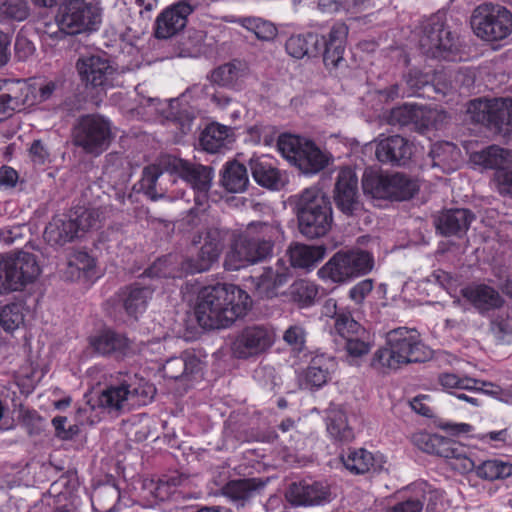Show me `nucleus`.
I'll use <instances>...</instances> for the list:
<instances>
[{
    "mask_svg": "<svg viewBox=\"0 0 512 512\" xmlns=\"http://www.w3.org/2000/svg\"><path fill=\"white\" fill-rule=\"evenodd\" d=\"M251 308L250 296L234 284L202 288L197 296L195 315L200 326L224 329L244 317Z\"/></svg>",
    "mask_w": 512,
    "mask_h": 512,
    "instance_id": "nucleus-1",
    "label": "nucleus"
},
{
    "mask_svg": "<svg viewBox=\"0 0 512 512\" xmlns=\"http://www.w3.org/2000/svg\"><path fill=\"white\" fill-rule=\"evenodd\" d=\"M164 171L176 174L188 183L197 192L195 196L197 203L200 204L206 199V194L213 179L212 168L176 157L165 156L160 159L159 163L152 164L143 170L140 186L152 200L160 199L165 195L166 188L159 182Z\"/></svg>",
    "mask_w": 512,
    "mask_h": 512,
    "instance_id": "nucleus-2",
    "label": "nucleus"
},
{
    "mask_svg": "<svg viewBox=\"0 0 512 512\" xmlns=\"http://www.w3.org/2000/svg\"><path fill=\"white\" fill-rule=\"evenodd\" d=\"M413 442L424 452L460 462L457 469L462 472L475 471L484 480L494 481L512 476V464L498 459L486 460L479 465L466 456L465 448L456 441L437 434L419 432L413 435Z\"/></svg>",
    "mask_w": 512,
    "mask_h": 512,
    "instance_id": "nucleus-3",
    "label": "nucleus"
},
{
    "mask_svg": "<svg viewBox=\"0 0 512 512\" xmlns=\"http://www.w3.org/2000/svg\"><path fill=\"white\" fill-rule=\"evenodd\" d=\"M347 35L348 27L344 23H336L327 39L316 33L292 35L286 41L285 48L290 56L302 59L319 55L324 47V64L334 68L343 60Z\"/></svg>",
    "mask_w": 512,
    "mask_h": 512,
    "instance_id": "nucleus-4",
    "label": "nucleus"
},
{
    "mask_svg": "<svg viewBox=\"0 0 512 512\" xmlns=\"http://www.w3.org/2000/svg\"><path fill=\"white\" fill-rule=\"evenodd\" d=\"M429 356L414 329L399 327L387 333V343L378 349L372 359V366L379 370H396L403 364L424 361Z\"/></svg>",
    "mask_w": 512,
    "mask_h": 512,
    "instance_id": "nucleus-5",
    "label": "nucleus"
},
{
    "mask_svg": "<svg viewBox=\"0 0 512 512\" xmlns=\"http://www.w3.org/2000/svg\"><path fill=\"white\" fill-rule=\"evenodd\" d=\"M295 211L300 232L308 238L324 236L333 222L329 197L318 186H311L295 195Z\"/></svg>",
    "mask_w": 512,
    "mask_h": 512,
    "instance_id": "nucleus-6",
    "label": "nucleus"
},
{
    "mask_svg": "<svg viewBox=\"0 0 512 512\" xmlns=\"http://www.w3.org/2000/svg\"><path fill=\"white\" fill-rule=\"evenodd\" d=\"M41 273L36 256L18 251L0 259V294L21 291L33 283Z\"/></svg>",
    "mask_w": 512,
    "mask_h": 512,
    "instance_id": "nucleus-7",
    "label": "nucleus"
},
{
    "mask_svg": "<svg viewBox=\"0 0 512 512\" xmlns=\"http://www.w3.org/2000/svg\"><path fill=\"white\" fill-rule=\"evenodd\" d=\"M154 387L142 383L136 374H126L115 385H111L98 397V405L109 412L118 411L125 406L145 405L153 398Z\"/></svg>",
    "mask_w": 512,
    "mask_h": 512,
    "instance_id": "nucleus-8",
    "label": "nucleus"
},
{
    "mask_svg": "<svg viewBox=\"0 0 512 512\" xmlns=\"http://www.w3.org/2000/svg\"><path fill=\"white\" fill-rule=\"evenodd\" d=\"M278 151L304 174H316L329 163V156L313 142L295 135H281L277 142Z\"/></svg>",
    "mask_w": 512,
    "mask_h": 512,
    "instance_id": "nucleus-9",
    "label": "nucleus"
},
{
    "mask_svg": "<svg viewBox=\"0 0 512 512\" xmlns=\"http://www.w3.org/2000/svg\"><path fill=\"white\" fill-rule=\"evenodd\" d=\"M112 138L110 120L99 114L81 116L73 129L74 145L93 156L106 151Z\"/></svg>",
    "mask_w": 512,
    "mask_h": 512,
    "instance_id": "nucleus-10",
    "label": "nucleus"
},
{
    "mask_svg": "<svg viewBox=\"0 0 512 512\" xmlns=\"http://www.w3.org/2000/svg\"><path fill=\"white\" fill-rule=\"evenodd\" d=\"M101 8L96 0H67L59 9L57 23L67 35L96 30L101 23Z\"/></svg>",
    "mask_w": 512,
    "mask_h": 512,
    "instance_id": "nucleus-11",
    "label": "nucleus"
},
{
    "mask_svg": "<svg viewBox=\"0 0 512 512\" xmlns=\"http://www.w3.org/2000/svg\"><path fill=\"white\" fill-rule=\"evenodd\" d=\"M471 26L476 36L485 41L502 40L512 32V14L501 5L484 3L473 11Z\"/></svg>",
    "mask_w": 512,
    "mask_h": 512,
    "instance_id": "nucleus-12",
    "label": "nucleus"
},
{
    "mask_svg": "<svg viewBox=\"0 0 512 512\" xmlns=\"http://www.w3.org/2000/svg\"><path fill=\"white\" fill-rule=\"evenodd\" d=\"M76 70L80 81L88 89L106 90L123 82L122 72L103 56H81L76 62Z\"/></svg>",
    "mask_w": 512,
    "mask_h": 512,
    "instance_id": "nucleus-13",
    "label": "nucleus"
},
{
    "mask_svg": "<svg viewBox=\"0 0 512 512\" xmlns=\"http://www.w3.org/2000/svg\"><path fill=\"white\" fill-rule=\"evenodd\" d=\"M275 341L276 332L272 326L251 324L234 335L230 348L235 358L247 360L266 353Z\"/></svg>",
    "mask_w": 512,
    "mask_h": 512,
    "instance_id": "nucleus-14",
    "label": "nucleus"
},
{
    "mask_svg": "<svg viewBox=\"0 0 512 512\" xmlns=\"http://www.w3.org/2000/svg\"><path fill=\"white\" fill-rule=\"evenodd\" d=\"M272 251L265 244L250 238L241 232L234 236L224 266L227 270L237 271L249 265L261 262L272 255Z\"/></svg>",
    "mask_w": 512,
    "mask_h": 512,
    "instance_id": "nucleus-15",
    "label": "nucleus"
},
{
    "mask_svg": "<svg viewBox=\"0 0 512 512\" xmlns=\"http://www.w3.org/2000/svg\"><path fill=\"white\" fill-rule=\"evenodd\" d=\"M198 5L197 0H178L167 6L156 18L155 37L169 39L184 30Z\"/></svg>",
    "mask_w": 512,
    "mask_h": 512,
    "instance_id": "nucleus-16",
    "label": "nucleus"
},
{
    "mask_svg": "<svg viewBox=\"0 0 512 512\" xmlns=\"http://www.w3.org/2000/svg\"><path fill=\"white\" fill-rule=\"evenodd\" d=\"M419 43L426 54L435 58L453 60L458 51L457 39L438 21L425 27Z\"/></svg>",
    "mask_w": 512,
    "mask_h": 512,
    "instance_id": "nucleus-17",
    "label": "nucleus"
},
{
    "mask_svg": "<svg viewBox=\"0 0 512 512\" xmlns=\"http://www.w3.org/2000/svg\"><path fill=\"white\" fill-rule=\"evenodd\" d=\"M220 255L215 253L208 246H201L195 257L187 258L182 262L180 273L166 271L167 259H160L147 270L149 276L153 277H182L184 274H195L208 271L219 259Z\"/></svg>",
    "mask_w": 512,
    "mask_h": 512,
    "instance_id": "nucleus-18",
    "label": "nucleus"
},
{
    "mask_svg": "<svg viewBox=\"0 0 512 512\" xmlns=\"http://www.w3.org/2000/svg\"><path fill=\"white\" fill-rule=\"evenodd\" d=\"M31 87L23 81H0V121L32 104Z\"/></svg>",
    "mask_w": 512,
    "mask_h": 512,
    "instance_id": "nucleus-19",
    "label": "nucleus"
},
{
    "mask_svg": "<svg viewBox=\"0 0 512 512\" xmlns=\"http://www.w3.org/2000/svg\"><path fill=\"white\" fill-rule=\"evenodd\" d=\"M292 277V269L284 259H278L270 267L264 269L263 273L255 278V286L259 294L267 298L276 295L279 287L285 285Z\"/></svg>",
    "mask_w": 512,
    "mask_h": 512,
    "instance_id": "nucleus-20",
    "label": "nucleus"
},
{
    "mask_svg": "<svg viewBox=\"0 0 512 512\" xmlns=\"http://www.w3.org/2000/svg\"><path fill=\"white\" fill-rule=\"evenodd\" d=\"M93 350L103 356H125L133 350L132 341L124 334L106 330L89 339Z\"/></svg>",
    "mask_w": 512,
    "mask_h": 512,
    "instance_id": "nucleus-21",
    "label": "nucleus"
},
{
    "mask_svg": "<svg viewBox=\"0 0 512 512\" xmlns=\"http://www.w3.org/2000/svg\"><path fill=\"white\" fill-rule=\"evenodd\" d=\"M411 155V144L399 135L382 139L377 144L376 157L382 163L404 165Z\"/></svg>",
    "mask_w": 512,
    "mask_h": 512,
    "instance_id": "nucleus-22",
    "label": "nucleus"
},
{
    "mask_svg": "<svg viewBox=\"0 0 512 512\" xmlns=\"http://www.w3.org/2000/svg\"><path fill=\"white\" fill-rule=\"evenodd\" d=\"M461 295L479 312L499 308L504 300L500 293L486 284H471L461 289Z\"/></svg>",
    "mask_w": 512,
    "mask_h": 512,
    "instance_id": "nucleus-23",
    "label": "nucleus"
},
{
    "mask_svg": "<svg viewBox=\"0 0 512 512\" xmlns=\"http://www.w3.org/2000/svg\"><path fill=\"white\" fill-rule=\"evenodd\" d=\"M342 461L346 469L355 474L380 472L386 463L383 455L373 454L363 448L349 450L347 455L342 457Z\"/></svg>",
    "mask_w": 512,
    "mask_h": 512,
    "instance_id": "nucleus-24",
    "label": "nucleus"
},
{
    "mask_svg": "<svg viewBox=\"0 0 512 512\" xmlns=\"http://www.w3.org/2000/svg\"><path fill=\"white\" fill-rule=\"evenodd\" d=\"M336 368L333 357L320 354L313 357L304 372V381L307 387L318 389L324 386L331 378Z\"/></svg>",
    "mask_w": 512,
    "mask_h": 512,
    "instance_id": "nucleus-25",
    "label": "nucleus"
},
{
    "mask_svg": "<svg viewBox=\"0 0 512 512\" xmlns=\"http://www.w3.org/2000/svg\"><path fill=\"white\" fill-rule=\"evenodd\" d=\"M434 112L416 104H404L391 110L390 123L399 125L414 124L417 127H428L432 124Z\"/></svg>",
    "mask_w": 512,
    "mask_h": 512,
    "instance_id": "nucleus-26",
    "label": "nucleus"
},
{
    "mask_svg": "<svg viewBox=\"0 0 512 512\" xmlns=\"http://www.w3.org/2000/svg\"><path fill=\"white\" fill-rule=\"evenodd\" d=\"M473 215L467 209H451L442 212L435 220L436 229L444 236L459 235L465 232Z\"/></svg>",
    "mask_w": 512,
    "mask_h": 512,
    "instance_id": "nucleus-27",
    "label": "nucleus"
},
{
    "mask_svg": "<svg viewBox=\"0 0 512 512\" xmlns=\"http://www.w3.org/2000/svg\"><path fill=\"white\" fill-rule=\"evenodd\" d=\"M263 487L264 483L255 478L232 480L223 486L222 494L237 507H243Z\"/></svg>",
    "mask_w": 512,
    "mask_h": 512,
    "instance_id": "nucleus-28",
    "label": "nucleus"
},
{
    "mask_svg": "<svg viewBox=\"0 0 512 512\" xmlns=\"http://www.w3.org/2000/svg\"><path fill=\"white\" fill-rule=\"evenodd\" d=\"M289 497L297 505H319L329 500V492L321 483H294L290 486Z\"/></svg>",
    "mask_w": 512,
    "mask_h": 512,
    "instance_id": "nucleus-29",
    "label": "nucleus"
},
{
    "mask_svg": "<svg viewBox=\"0 0 512 512\" xmlns=\"http://www.w3.org/2000/svg\"><path fill=\"white\" fill-rule=\"evenodd\" d=\"M290 267L310 269L316 265L325 255V248L322 246H310L295 243L287 250Z\"/></svg>",
    "mask_w": 512,
    "mask_h": 512,
    "instance_id": "nucleus-30",
    "label": "nucleus"
},
{
    "mask_svg": "<svg viewBox=\"0 0 512 512\" xmlns=\"http://www.w3.org/2000/svg\"><path fill=\"white\" fill-rule=\"evenodd\" d=\"M243 232L250 238L265 244L272 252L276 243L284 241V231L277 222H252Z\"/></svg>",
    "mask_w": 512,
    "mask_h": 512,
    "instance_id": "nucleus-31",
    "label": "nucleus"
},
{
    "mask_svg": "<svg viewBox=\"0 0 512 512\" xmlns=\"http://www.w3.org/2000/svg\"><path fill=\"white\" fill-rule=\"evenodd\" d=\"M232 131L219 123L209 124L202 132L200 144L209 153L219 152L231 141Z\"/></svg>",
    "mask_w": 512,
    "mask_h": 512,
    "instance_id": "nucleus-32",
    "label": "nucleus"
},
{
    "mask_svg": "<svg viewBox=\"0 0 512 512\" xmlns=\"http://www.w3.org/2000/svg\"><path fill=\"white\" fill-rule=\"evenodd\" d=\"M199 366V359L195 355L186 353L180 357L167 360L163 366V374L166 378L178 380L192 375L198 370Z\"/></svg>",
    "mask_w": 512,
    "mask_h": 512,
    "instance_id": "nucleus-33",
    "label": "nucleus"
},
{
    "mask_svg": "<svg viewBox=\"0 0 512 512\" xmlns=\"http://www.w3.org/2000/svg\"><path fill=\"white\" fill-rule=\"evenodd\" d=\"M250 167L252 176L259 185L275 190L283 185L279 171L269 160L252 159Z\"/></svg>",
    "mask_w": 512,
    "mask_h": 512,
    "instance_id": "nucleus-34",
    "label": "nucleus"
},
{
    "mask_svg": "<svg viewBox=\"0 0 512 512\" xmlns=\"http://www.w3.org/2000/svg\"><path fill=\"white\" fill-rule=\"evenodd\" d=\"M120 491L115 484H103L96 487L91 496L96 512H116L119 510Z\"/></svg>",
    "mask_w": 512,
    "mask_h": 512,
    "instance_id": "nucleus-35",
    "label": "nucleus"
},
{
    "mask_svg": "<svg viewBox=\"0 0 512 512\" xmlns=\"http://www.w3.org/2000/svg\"><path fill=\"white\" fill-rule=\"evenodd\" d=\"M77 237L79 236L70 217L67 220L54 218L44 231V238L55 245H63Z\"/></svg>",
    "mask_w": 512,
    "mask_h": 512,
    "instance_id": "nucleus-36",
    "label": "nucleus"
},
{
    "mask_svg": "<svg viewBox=\"0 0 512 512\" xmlns=\"http://www.w3.org/2000/svg\"><path fill=\"white\" fill-rule=\"evenodd\" d=\"M249 179L246 167L238 162H229L223 170L221 183L223 187L231 193L243 192Z\"/></svg>",
    "mask_w": 512,
    "mask_h": 512,
    "instance_id": "nucleus-37",
    "label": "nucleus"
},
{
    "mask_svg": "<svg viewBox=\"0 0 512 512\" xmlns=\"http://www.w3.org/2000/svg\"><path fill=\"white\" fill-rule=\"evenodd\" d=\"M317 274L323 281H330L332 283H345L353 279L348 266L339 252L335 253L317 271Z\"/></svg>",
    "mask_w": 512,
    "mask_h": 512,
    "instance_id": "nucleus-38",
    "label": "nucleus"
},
{
    "mask_svg": "<svg viewBox=\"0 0 512 512\" xmlns=\"http://www.w3.org/2000/svg\"><path fill=\"white\" fill-rule=\"evenodd\" d=\"M345 264L350 270L352 278L363 276L369 273L374 266L373 256L363 250L339 251Z\"/></svg>",
    "mask_w": 512,
    "mask_h": 512,
    "instance_id": "nucleus-39",
    "label": "nucleus"
},
{
    "mask_svg": "<svg viewBox=\"0 0 512 512\" xmlns=\"http://www.w3.org/2000/svg\"><path fill=\"white\" fill-rule=\"evenodd\" d=\"M387 181L388 199L407 200L418 191L417 183L400 173L389 174Z\"/></svg>",
    "mask_w": 512,
    "mask_h": 512,
    "instance_id": "nucleus-40",
    "label": "nucleus"
},
{
    "mask_svg": "<svg viewBox=\"0 0 512 512\" xmlns=\"http://www.w3.org/2000/svg\"><path fill=\"white\" fill-rule=\"evenodd\" d=\"M492 117L490 127L499 133L508 134L512 132V100L494 99L492 105Z\"/></svg>",
    "mask_w": 512,
    "mask_h": 512,
    "instance_id": "nucleus-41",
    "label": "nucleus"
},
{
    "mask_svg": "<svg viewBox=\"0 0 512 512\" xmlns=\"http://www.w3.org/2000/svg\"><path fill=\"white\" fill-rule=\"evenodd\" d=\"M153 291L149 287L132 286L124 298V308L128 315L137 318L142 314L152 297Z\"/></svg>",
    "mask_w": 512,
    "mask_h": 512,
    "instance_id": "nucleus-42",
    "label": "nucleus"
},
{
    "mask_svg": "<svg viewBox=\"0 0 512 512\" xmlns=\"http://www.w3.org/2000/svg\"><path fill=\"white\" fill-rule=\"evenodd\" d=\"M388 173L367 170L362 177V188L366 195L377 199H388Z\"/></svg>",
    "mask_w": 512,
    "mask_h": 512,
    "instance_id": "nucleus-43",
    "label": "nucleus"
},
{
    "mask_svg": "<svg viewBox=\"0 0 512 512\" xmlns=\"http://www.w3.org/2000/svg\"><path fill=\"white\" fill-rule=\"evenodd\" d=\"M70 218L76 228V232L80 237L81 234L90 230L98 229L101 224V213L98 209H90L85 207L75 208Z\"/></svg>",
    "mask_w": 512,
    "mask_h": 512,
    "instance_id": "nucleus-44",
    "label": "nucleus"
},
{
    "mask_svg": "<svg viewBox=\"0 0 512 512\" xmlns=\"http://www.w3.org/2000/svg\"><path fill=\"white\" fill-rule=\"evenodd\" d=\"M245 73L246 66L240 61H233L216 68L211 74V80L221 86H234Z\"/></svg>",
    "mask_w": 512,
    "mask_h": 512,
    "instance_id": "nucleus-45",
    "label": "nucleus"
},
{
    "mask_svg": "<svg viewBox=\"0 0 512 512\" xmlns=\"http://www.w3.org/2000/svg\"><path fill=\"white\" fill-rule=\"evenodd\" d=\"M289 293L291 299L301 307H309L318 296V285L305 279L297 280L290 286Z\"/></svg>",
    "mask_w": 512,
    "mask_h": 512,
    "instance_id": "nucleus-46",
    "label": "nucleus"
},
{
    "mask_svg": "<svg viewBox=\"0 0 512 512\" xmlns=\"http://www.w3.org/2000/svg\"><path fill=\"white\" fill-rule=\"evenodd\" d=\"M327 431L335 439L349 441L353 438V432L347 423L346 414L339 409L329 412Z\"/></svg>",
    "mask_w": 512,
    "mask_h": 512,
    "instance_id": "nucleus-47",
    "label": "nucleus"
},
{
    "mask_svg": "<svg viewBox=\"0 0 512 512\" xmlns=\"http://www.w3.org/2000/svg\"><path fill=\"white\" fill-rule=\"evenodd\" d=\"M417 497L426 505L427 512H440L444 508V495L439 489H435L427 483H420L416 486Z\"/></svg>",
    "mask_w": 512,
    "mask_h": 512,
    "instance_id": "nucleus-48",
    "label": "nucleus"
},
{
    "mask_svg": "<svg viewBox=\"0 0 512 512\" xmlns=\"http://www.w3.org/2000/svg\"><path fill=\"white\" fill-rule=\"evenodd\" d=\"M373 345V339L366 329L345 340V349L351 359L362 358L367 355Z\"/></svg>",
    "mask_w": 512,
    "mask_h": 512,
    "instance_id": "nucleus-49",
    "label": "nucleus"
},
{
    "mask_svg": "<svg viewBox=\"0 0 512 512\" xmlns=\"http://www.w3.org/2000/svg\"><path fill=\"white\" fill-rule=\"evenodd\" d=\"M24 323L23 306L20 303H10L0 308V326L6 332H13Z\"/></svg>",
    "mask_w": 512,
    "mask_h": 512,
    "instance_id": "nucleus-50",
    "label": "nucleus"
},
{
    "mask_svg": "<svg viewBox=\"0 0 512 512\" xmlns=\"http://www.w3.org/2000/svg\"><path fill=\"white\" fill-rule=\"evenodd\" d=\"M29 16L27 0H4L0 3V24L7 21H23Z\"/></svg>",
    "mask_w": 512,
    "mask_h": 512,
    "instance_id": "nucleus-51",
    "label": "nucleus"
},
{
    "mask_svg": "<svg viewBox=\"0 0 512 512\" xmlns=\"http://www.w3.org/2000/svg\"><path fill=\"white\" fill-rule=\"evenodd\" d=\"M241 24L247 30L253 32L255 36L264 41L273 40L277 35V28L275 25L267 20L247 17L241 20Z\"/></svg>",
    "mask_w": 512,
    "mask_h": 512,
    "instance_id": "nucleus-52",
    "label": "nucleus"
},
{
    "mask_svg": "<svg viewBox=\"0 0 512 512\" xmlns=\"http://www.w3.org/2000/svg\"><path fill=\"white\" fill-rule=\"evenodd\" d=\"M479 161L487 168L498 169L512 161V152L498 146H490L478 155Z\"/></svg>",
    "mask_w": 512,
    "mask_h": 512,
    "instance_id": "nucleus-53",
    "label": "nucleus"
},
{
    "mask_svg": "<svg viewBox=\"0 0 512 512\" xmlns=\"http://www.w3.org/2000/svg\"><path fill=\"white\" fill-rule=\"evenodd\" d=\"M494 99H474L469 102L467 114L471 121L490 126Z\"/></svg>",
    "mask_w": 512,
    "mask_h": 512,
    "instance_id": "nucleus-54",
    "label": "nucleus"
},
{
    "mask_svg": "<svg viewBox=\"0 0 512 512\" xmlns=\"http://www.w3.org/2000/svg\"><path fill=\"white\" fill-rule=\"evenodd\" d=\"M438 382L444 390L453 394L455 393L453 390L470 391L472 388H475L474 385L478 383L476 378L468 376L460 377L454 373L440 374L438 377Z\"/></svg>",
    "mask_w": 512,
    "mask_h": 512,
    "instance_id": "nucleus-55",
    "label": "nucleus"
},
{
    "mask_svg": "<svg viewBox=\"0 0 512 512\" xmlns=\"http://www.w3.org/2000/svg\"><path fill=\"white\" fill-rule=\"evenodd\" d=\"M334 201L337 208L344 214L353 215L361 210L358 189L334 192Z\"/></svg>",
    "mask_w": 512,
    "mask_h": 512,
    "instance_id": "nucleus-56",
    "label": "nucleus"
},
{
    "mask_svg": "<svg viewBox=\"0 0 512 512\" xmlns=\"http://www.w3.org/2000/svg\"><path fill=\"white\" fill-rule=\"evenodd\" d=\"M405 82H406L407 86L409 87L408 92L400 93L399 86L394 85L389 89V91L387 93V97L394 99L395 97H399V96H401V97L411 96V95L415 94L419 89L424 87L428 83V79L421 72H419L417 70H413V71H410L405 76Z\"/></svg>",
    "mask_w": 512,
    "mask_h": 512,
    "instance_id": "nucleus-57",
    "label": "nucleus"
},
{
    "mask_svg": "<svg viewBox=\"0 0 512 512\" xmlns=\"http://www.w3.org/2000/svg\"><path fill=\"white\" fill-rule=\"evenodd\" d=\"M229 231L218 226L208 227L199 238L203 240V246L209 247L218 255H221L225 242L228 239Z\"/></svg>",
    "mask_w": 512,
    "mask_h": 512,
    "instance_id": "nucleus-58",
    "label": "nucleus"
},
{
    "mask_svg": "<svg viewBox=\"0 0 512 512\" xmlns=\"http://www.w3.org/2000/svg\"><path fill=\"white\" fill-rule=\"evenodd\" d=\"M334 329L344 340L360 333L361 330H365V328L355 321L349 313L345 312L336 316Z\"/></svg>",
    "mask_w": 512,
    "mask_h": 512,
    "instance_id": "nucleus-59",
    "label": "nucleus"
},
{
    "mask_svg": "<svg viewBox=\"0 0 512 512\" xmlns=\"http://www.w3.org/2000/svg\"><path fill=\"white\" fill-rule=\"evenodd\" d=\"M254 379L262 388L268 391H275L282 382L275 368L269 365L258 367L254 372Z\"/></svg>",
    "mask_w": 512,
    "mask_h": 512,
    "instance_id": "nucleus-60",
    "label": "nucleus"
},
{
    "mask_svg": "<svg viewBox=\"0 0 512 512\" xmlns=\"http://www.w3.org/2000/svg\"><path fill=\"white\" fill-rule=\"evenodd\" d=\"M284 342L296 352H301L305 348L306 331L300 324L290 325L283 333Z\"/></svg>",
    "mask_w": 512,
    "mask_h": 512,
    "instance_id": "nucleus-61",
    "label": "nucleus"
},
{
    "mask_svg": "<svg viewBox=\"0 0 512 512\" xmlns=\"http://www.w3.org/2000/svg\"><path fill=\"white\" fill-rule=\"evenodd\" d=\"M348 189H358V178L355 171L350 167H342L337 175L334 192Z\"/></svg>",
    "mask_w": 512,
    "mask_h": 512,
    "instance_id": "nucleus-62",
    "label": "nucleus"
},
{
    "mask_svg": "<svg viewBox=\"0 0 512 512\" xmlns=\"http://www.w3.org/2000/svg\"><path fill=\"white\" fill-rule=\"evenodd\" d=\"M494 181L500 194L512 196V168L497 170Z\"/></svg>",
    "mask_w": 512,
    "mask_h": 512,
    "instance_id": "nucleus-63",
    "label": "nucleus"
},
{
    "mask_svg": "<svg viewBox=\"0 0 512 512\" xmlns=\"http://www.w3.org/2000/svg\"><path fill=\"white\" fill-rule=\"evenodd\" d=\"M70 266L76 267L79 271L88 274L95 267V260L87 252H76L69 262Z\"/></svg>",
    "mask_w": 512,
    "mask_h": 512,
    "instance_id": "nucleus-64",
    "label": "nucleus"
}]
</instances>
